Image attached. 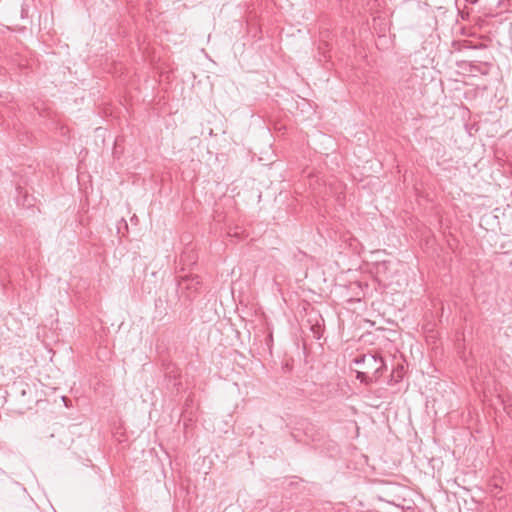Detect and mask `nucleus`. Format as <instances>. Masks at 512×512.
<instances>
[{
    "label": "nucleus",
    "instance_id": "nucleus-1",
    "mask_svg": "<svg viewBox=\"0 0 512 512\" xmlns=\"http://www.w3.org/2000/svg\"><path fill=\"white\" fill-rule=\"evenodd\" d=\"M34 388L23 380L14 381L8 392V395L13 397L21 406L30 408L34 402L33 398Z\"/></svg>",
    "mask_w": 512,
    "mask_h": 512
},
{
    "label": "nucleus",
    "instance_id": "nucleus-2",
    "mask_svg": "<svg viewBox=\"0 0 512 512\" xmlns=\"http://www.w3.org/2000/svg\"><path fill=\"white\" fill-rule=\"evenodd\" d=\"M362 361L364 362V369L366 372H372L374 381H379L387 367L383 358L378 354H362Z\"/></svg>",
    "mask_w": 512,
    "mask_h": 512
},
{
    "label": "nucleus",
    "instance_id": "nucleus-3",
    "mask_svg": "<svg viewBox=\"0 0 512 512\" xmlns=\"http://www.w3.org/2000/svg\"><path fill=\"white\" fill-rule=\"evenodd\" d=\"M200 284L201 281L198 275H189L182 277L178 283V286L182 292L184 290L187 291L185 295L186 298L192 299V297L197 293Z\"/></svg>",
    "mask_w": 512,
    "mask_h": 512
},
{
    "label": "nucleus",
    "instance_id": "nucleus-4",
    "mask_svg": "<svg viewBox=\"0 0 512 512\" xmlns=\"http://www.w3.org/2000/svg\"><path fill=\"white\" fill-rule=\"evenodd\" d=\"M16 191H17L16 201H17L18 205L27 206V207L32 206V203L29 199L28 192L26 190H24L21 186H18L16 188Z\"/></svg>",
    "mask_w": 512,
    "mask_h": 512
},
{
    "label": "nucleus",
    "instance_id": "nucleus-5",
    "mask_svg": "<svg viewBox=\"0 0 512 512\" xmlns=\"http://www.w3.org/2000/svg\"><path fill=\"white\" fill-rule=\"evenodd\" d=\"M404 375V366L402 364H398L393 370L390 375V379L388 381L389 385H394L399 383Z\"/></svg>",
    "mask_w": 512,
    "mask_h": 512
},
{
    "label": "nucleus",
    "instance_id": "nucleus-6",
    "mask_svg": "<svg viewBox=\"0 0 512 512\" xmlns=\"http://www.w3.org/2000/svg\"><path fill=\"white\" fill-rule=\"evenodd\" d=\"M467 70L470 73H480L482 75L488 74L490 65L488 63H485L484 65L476 64L474 62H469Z\"/></svg>",
    "mask_w": 512,
    "mask_h": 512
},
{
    "label": "nucleus",
    "instance_id": "nucleus-7",
    "mask_svg": "<svg viewBox=\"0 0 512 512\" xmlns=\"http://www.w3.org/2000/svg\"><path fill=\"white\" fill-rule=\"evenodd\" d=\"M356 379L366 386H370L371 384L377 382L374 381V378L369 376L368 372L366 371H356Z\"/></svg>",
    "mask_w": 512,
    "mask_h": 512
},
{
    "label": "nucleus",
    "instance_id": "nucleus-8",
    "mask_svg": "<svg viewBox=\"0 0 512 512\" xmlns=\"http://www.w3.org/2000/svg\"><path fill=\"white\" fill-rule=\"evenodd\" d=\"M353 362L356 365H362L364 367V362L362 361V355H359L356 358H354Z\"/></svg>",
    "mask_w": 512,
    "mask_h": 512
},
{
    "label": "nucleus",
    "instance_id": "nucleus-9",
    "mask_svg": "<svg viewBox=\"0 0 512 512\" xmlns=\"http://www.w3.org/2000/svg\"><path fill=\"white\" fill-rule=\"evenodd\" d=\"M273 342V336H272V333L270 332L268 337H267V345L270 346V344Z\"/></svg>",
    "mask_w": 512,
    "mask_h": 512
},
{
    "label": "nucleus",
    "instance_id": "nucleus-10",
    "mask_svg": "<svg viewBox=\"0 0 512 512\" xmlns=\"http://www.w3.org/2000/svg\"><path fill=\"white\" fill-rule=\"evenodd\" d=\"M291 436H292L295 440H297V439H296V436H295V434H294V433H292V434H291Z\"/></svg>",
    "mask_w": 512,
    "mask_h": 512
}]
</instances>
